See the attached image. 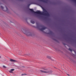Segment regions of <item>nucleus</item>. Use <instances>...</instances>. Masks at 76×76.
Returning <instances> with one entry per match:
<instances>
[{"instance_id":"nucleus-1","label":"nucleus","mask_w":76,"mask_h":76,"mask_svg":"<svg viewBox=\"0 0 76 76\" xmlns=\"http://www.w3.org/2000/svg\"><path fill=\"white\" fill-rule=\"evenodd\" d=\"M29 10L31 12H33L35 13H37V14L44 15V16H48L50 15V14L47 11L44 9H43L44 12H41L39 11H37V12L34 11V10L32 9H29Z\"/></svg>"},{"instance_id":"nucleus-2","label":"nucleus","mask_w":76,"mask_h":76,"mask_svg":"<svg viewBox=\"0 0 76 76\" xmlns=\"http://www.w3.org/2000/svg\"><path fill=\"white\" fill-rule=\"evenodd\" d=\"M40 71L41 72H42V73H49L50 74V73H52V72H50L48 71H45L42 70H40Z\"/></svg>"},{"instance_id":"nucleus-3","label":"nucleus","mask_w":76,"mask_h":76,"mask_svg":"<svg viewBox=\"0 0 76 76\" xmlns=\"http://www.w3.org/2000/svg\"><path fill=\"white\" fill-rule=\"evenodd\" d=\"M45 29H46V28L43 27L42 28H41L40 30V31H43V30H44Z\"/></svg>"},{"instance_id":"nucleus-4","label":"nucleus","mask_w":76,"mask_h":76,"mask_svg":"<svg viewBox=\"0 0 76 76\" xmlns=\"http://www.w3.org/2000/svg\"><path fill=\"white\" fill-rule=\"evenodd\" d=\"M10 61H12V62H15L16 61L12 59H10Z\"/></svg>"},{"instance_id":"nucleus-5","label":"nucleus","mask_w":76,"mask_h":76,"mask_svg":"<svg viewBox=\"0 0 76 76\" xmlns=\"http://www.w3.org/2000/svg\"><path fill=\"white\" fill-rule=\"evenodd\" d=\"M42 69H43V70H47L48 69H46V68L45 67H43L42 68Z\"/></svg>"},{"instance_id":"nucleus-6","label":"nucleus","mask_w":76,"mask_h":76,"mask_svg":"<svg viewBox=\"0 0 76 76\" xmlns=\"http://www.w3.org/2000/svg\"><path fill=\"white\" fill-rule=\"evenodd\" d=\"M31 23H32L33 24H34V23H35V22L34 21H33V20H31Z\"/></svg>"},{"instance_id":"nucleus-7","label":"nucleus","mask_w":76,"mask_h":76,"mask_svg":"<svg viewBox=\"0 0 76 76\" xmlns=\"http://www.w3.org/2000/svg\"><path fill=\"white\" fill-rule=\"evenodd\" d=\"M41 1H42V2H44V3H46L45 1H44V0H41Z\"/></svg>"},{"instance_id":"nucleus-8","label":"nucleus","mask_w":76,"mask_h":76,"mask_svg":"<svg viewBox=\"0 0 76 76\" xmlns=\"http://www.w3.org/2000/svg\"><path fill=\"white\" fill-rule=\"evenodd\" d=\"M47 58H49V59H51V58L49 56H47Z\"/></svg>"},{"instance_id":"nucleus-9","label":"nucleus","mask_w":76,"mask_h":76,"mask_svg":"<svg viewBox=\"0 0 76 76\" xmlns=\"http://www.w3.org/2000/svg\"><path fill=\"white\" fill-rule=\"evenodd\" d=\"M69 50L70 51H71V52L72 51V50L70 48H69Z\"/></svg>"},{"instance_id":"nucleus-10","label":"nucleus","mask_w":76,"mask_h":76,"mask_svg":"<svg viewBox=\"0 0 76 76\" xmlns=\"http://www.w3.org/2000/svg\"><path fill=\"white\" fill-rule=\"evenodd\" d=\"M1 9H4V7L2 6H1Z\"/></svg>"},{"instance_id":"nucleus-11","label":"nucleus","mask_w":76,"mask_h":76,"mask_svg":"<svg viewBox=\"0 0 76 76\" xmlns=\"http://www.w3.org/2000/svg\"><path fill=\"white\" fill-rule=\"evenodd\" d=\"M11 71H12H12H14V70H15V69H11L10 70Z\"/></svg>"},{"instance_id":"nucleus-12","label":"nucleus","mask_w":76,"mask_h":76,"mask_svg":"<svg viewBox=\"0 0 76 76\" xmlns=\"http://www.w3.org/2000/svg\"><path fill=\"white\" fill-rule=\"evenodd\" d=\"M21 75H22V76H23V75H26V74H21Z\"/></svg>"},{"instance_id":"nucleus-13","label":"nucleus","mask_w":76,"mask_h":76,"mask_svg":"<svg viewBox=\"0 0 76 76\" xmlns=\"http://www.w3.org/2000/svg\"><path fill=\"white\" fill-rule=\"evenodd\" d=\"M10 73H13V72H12V71L10 70V71H9Z\"/></svg>"},{"instance_id":"nucleus-14","label":"nucleus","mask_w":76,"mask_h":76,"mask_svg":"<svg viewBox=\"0 0 76 76\" xmlns=\"http://www.w3.org/2000/svg\"><path fill=\"white\" fill-rule=\"evenodd\" d=\"M3 67H4V68H6V67L5 66H3Z\"/></svg>"},{"instance_id":"nucleus-15","label":"nucleus","mask_w":76,"mask_h":76,"mask_svg":"<svg viewBox=\"0 0 76 76\" xmlns=\"http://www.w3.org/2000/svg\"><path fill=\"white\" fill-rule=\"evenodd\" d=\"M74 1L75 2H76V0H74Z\"/></svg>"},{"instance_id":"nucleus-16","label":"nucleus","mask_w":76,"mask_h":76,"mask_svg":"<svg viewBox=\"0 0 76 76\" xmlns=\"http://www.w3.org/2000/svg\"><path fill=\"white\" fill-rule=\"evenodd\" d=\"M28 34H30L31 33H28Z\"/></svg>"},{"instance_id":"nucleus-17","label":"nucleus","mask_w":76,"mask_h":76,"mask_svg":"<svg viewBox=\"0 0 76 76\" xmlns=\"http://www.w3.org/2000/svg\"><path fill=\"white\" fill-rule=\"evenodd\" d=\"M26 35H27L28 36V35H28L27 34H26Z\"/></svg>"},{"instance_id":"nucleus-18","label":"nucleus","mask_w":76,"mask_h":76,"mask_svg":"<svg viewBox=\"0 0 76 76\" xmlns=\"http://www.w3.org/2000/svg\"><path fill=\"white\" fill-rule=\"evenodd\" d=\"M67 75H68V76H69V75L67 74Z\"/></svg>"},{"instance_id":"nucleus-19","label":"nucleus","mask_w":76,"mask_h":76,"mask_svg":"<svg viewBox=\"0 0 76 76\" xmlns=\"http://www.w3.org/2000/svg\"><path fill=\"white\" fill-rule=\"evenodd\" d=\"M0 58H1V56H0Z\"/></svg>"},{"instance_id":"nucleus-20","label":"nucleus","mask_w":76,"mask_h":76,"mask_svg":"<svg viewBox=\"0 0 76 76\" xmlns=\"http://www.w3.org/2000/svg\"><path fill=\"white\" fill-rule=\"evenodd\" d=\"M30 4H29V6H30Z\"/></svg>"},{"instance_id":"nucleus-21","label":"nucleus","mask_w":76,"mask_h":76,"mask_svg":"<svg viewBox=\"0 0 76 76\" xmlns=\"http://www.w3.org/2000/svg\"><path fill=\"white\" fill-rule=\"evenodd\" d=\"M6 8L7 9V7H6Z\"/></svg>"}]
</instances>
